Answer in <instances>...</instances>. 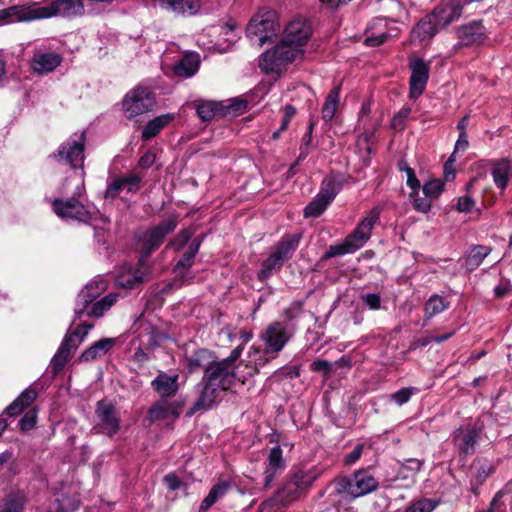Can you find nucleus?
I'll list each match as a JSON object with an SVG mask.
<instances>
[{"instance_id": "f257e3e1", "label": "nucleus", "mask_w": 512, "mask_h": 512, "mask_svg": "<svg viewBox=\"0 0 512 512\" xmlns=\"http://www.w3.org/2000/svg\"><path fill=\"white\" fill-rule=\"evenodd\" d=\"M237 380L236 370L229 365V362L217 359L203 373L199 383L201 391L191 408L190 414L215 407L221 393L230 390Z\"/></svg>"}, {"instance_id": "f03ea898", "label": "nucleus", "mask_w": 512, "mask_h": 512, "mask_svg": "<svg viewBox=\"0 0 512 512\" xmlns=\"http://www.w3.org/2000/svg\"><path fill=\"white\" fill-rule=\"evenodd\" d=\"M85 13L82 0H55L49 6L14 5L0 10V23L30 22L51 17L74 18Z\"/></svg>"}, {"instance_id": "7ed1b4c3", "label": "nucleus", "mask_w": 512, "mask_h": 512, "mask_svg": "<svg viewBox=\"0 0 512 512\" xmlns=\"http://www.w3.org/2000/svg\"><path fill=\"white\" fill-rule=\"evenodd\" d=\"M380 212L378 209H372L356 226V228L346 236L341 244L330 246L323 256H343L353 254L362 248L371 237V232L379 221Z\"/></svg>"}, {"instance_id": "20e7f679", "label": "nucleus", "mask_w": 512, "mask_h": 512, "mask_svg": "<svg viewBox=\"0 0 512 512\" xmlns=\"http://www.w3.org/2000/svg\"><path fill=\"white\" fill-rule=\"evenodd\" d=\"M279 31L280 23L276 12L263 7L250 20L246 28V35L252 42L262 46L276 37Z\"/></svg>"}, {"instance_id": "39448f33", "label": "nucleus", "mask_w": 512, "mask_h": 512, "mask_svg": "<svg viewBox=\"0 0 512 512\" xmlns=\"http://www.w3.org/2000/svg\"><path fill=\"white\" fill-rule=\"evenodd\" d=\"M118 293L112 292L98 299L95 295L88 293L82 289L75 301L74 321L81 320L83 317L99 319L111 309L117 302Z\"/></svg>"}, {"instance_id": "423d86ee", "label": "nucleus", "mask_w": 512, "mask_h": 512, "mask_svg": "<svg viewBox=\"0 0 512 512\" xmlns=\"http://www.w3.org/2000/svg\"><path fill=\"white\" fill-rule=\"evenodd\" d=\"M118 293L112 292L98 299L95 295L88 293L82 289L75 301L74 321L81 320L83 317L99 319L111 309L117 302Z\"/></svg>"}, {"instance_id": "0eeeda50", "label": "nucleus", "mask_w": 512, "mask_h": 512, "mask_svg": "<svg viewBox=\"0 0 512 512\" xmlns=\"http://www.w3.org/2000/svg\"><path fill=\"white\" fill-rule=\"evenodd\" d=\"M378 481L368 470L360 469L352 476H344L336 482V492L344 498H359L377 490Z\"/></svg>"}, {"instance_id": "6e6552de", "label": "nucleus", "mask_w": 512, "mask_h": 512, "mask_svg": "<svg viewBox=\"0 0 512 512\" xmlns=\"http://www.w3.org/2000/svg\"><path fill=\"white\" fill-rule=\"evenodd\" d=\"M302 56V50L285 46L280 42L260 56L259 67L266 74H280L289 63Z\"/></svg>"}, {"instance_id": "1a4fd4ad", "label": "nucleus", "mask_w": 512, "mask_h": 512, "mask_svg": "<svg viewBox=\"0 0 512 512\" xmlns=\"http://www.w3.org/2000/svg\"><path fill=\"white\" fill-rule=\"evenodd\" d=\"M125 263L115 276L116 284L125 289H135L146 282L152 272L150 258H134Z\"/></svg>"}, {"instance_id": "9d476101", "label": "nucleus", "mask_w": 512, "mask_h": 512, "mask_svg": "<svg viewBox=\"0 0 512 512\" xmlns=\"http://www.w3.org/2000/svg\"><path fill=\"white\" fill-rule=\"evenodd\" d=\"M86 132L74 133L50 155L57 162L69 164L72 168H83L85 160Z\"/></svg>"}, {"instance_id": "9b49d317", "label": "nucleus", "mask_w": 512, "mask_h": 512, "mask_svg": "<svg viewBox=\"0 0 512 512\" xmlns=\"http://www.w3.org/2000/svg\"><path fill=\"white\" fill-rule=\"evenodd\" d=\"M122 104L126 117L132 119L151 111L155 97L149 88L136 86L126 93Z\"/></svg>"}, {"instance_id": "f8f14e48", "label": "nucleus", "mask_w": 512, "mask_h": 512, "mask_svg": "<svg viewBox=\"0 0 512 512\" xmlns=\"http://www.w3.org/2000/svg\"><path fill=\"white\" fill-rule=\"evenodd\" d=\"M95 416L97 422L93 427L96 433L113 437L120 429V417L112 403L99 401L96 405Z\"/></svg>"}, {"instance_id": "ddd939ff", "label": "nucleus", "mask_w": 512, "mask_h": 512, "mask_svg": "<svg viewBox=\"0 0 512 512\" xmlns=\"http://www.w3.org/2000/svg\"><path fill=\"white\" fill-rule=\"evenodd\" d=\"M482 427L477 425H462L452 433V442L461 456H468L475 452L476 445L481 439Z\"/></svg>"}, {"instance_id": "4468645a", "label": "nucleus", "mask_w": 512, "mask_h": 512, "mask_svg": "<svg viewBox=\"0 0 512 512\" xmlns=\"http://www.w3.org/2000/svg\"><path fill=\"white\" fill-rule=\"evenodd\" d=\"M259 337L267 352L278 355L290 341L292 333L284 322L275 321L269 324Z\"/></svg>"}, {"instance_id": "2eb2a0df", "label": "nucleus", "mask_w": 512, "mask_h": 512, "mask_svg": "<svg viewBox=\"0 0 512 512\" xmlns=\"http://www.w3.org/2000/svg\"><path fill=\"white\" fill-rule=\"evenodd\" d=\"M312 33L309 22L301 17L291 20L285 27L281 43L299 49L307 44Z\"/></svg>"}, {"instance_id": "dca6fc26", "label": "nucleus", "mask_w": 512, "mask_h": 512, "mask_svg": "<svg viewBox=\"0 0 512 512\" xmlns=\"http://www.w3.org/2000/svg\"><path fill=\"white\" fill-rule=\"evenodd\" d=\"M177 225L178 215L174 213L150 231L145 232L141 238L144 253L148 255L157 249L163 243L165 237L175 230Z\"/></svg>"}, {"instance_id": "f3484780", "label": "nucleus", "mask_w": 512, "mask_h": 512, "mask_svg": "<svg viewBox=\"0 0 512 512\" xmlns=\"http://www.w3.org/2000/svg\"><path fill=\"white\" fill-rule=\"evenodd\" d=\"M53 211L63 220L88 222L91 220V214L87 208L75 197L66 200L55 199L52 202Z\"/></svg>"}, {"instance_id": "a211bd4d", "label": "nucleus", "mask_w": 512, "mask_h": 512, "mask_svg": "<svg viewBox=\"0 0 512 512\" xmlns=\"http://www.w3.org/2000/svg\"><path fill=\"white\" fill-rule=\"evenodd\" d=\"M411 76L409 80V96L417 99L425 90L429 78V64L421 58L410 61Z\"/></svg>"}, {"instance_id": "6ab92c4d", "label": "nucleus", "mask_w": 512, "mask_h": 512, "mask_svg": "<svg viewBox=\"0 0 512 512\" xmlns=\"http://www.w3.org/2000/svg\"><path fill=\"white\" fill-rule=\"evenodd\" d=\"M303 492L290 476L289 480L283 484L271 499L260 505L259 510L260 512H265L274 504L287 505L298 499Z\"/></svg>"}, {"instance_id": "aec40b11", "label": "nucleus", "mask_w": 512, "mask_h": 512, "mask_svg": "<svg viewBox=\"0 0 512 512\" xmlns=\"http://www.w3.org/2000/svg\"><path fill=\"white\" fill-rule=\"evenodd\" d=\"M217 359L216 354L207 348L196 349L190 354L185 355L187 371L190 374L198 372L199 370H203L204 372L208 367H211Z\"/></svg>"}, {"instance_id": "412c9836", "label": "nucleus", "mask_w": 512, "mask_h": 512, "mask_svg": "<svg viewBox=\"0 0 512 512\" xmlns=\"http://www.w3.org/2000/svg\"><path fill=\"white\" fill-rule=\"evenodd\" d=\"M440 29L459 19L462 6L457 2L441 3L434 7L430 13Z\"/></svg>"}, {"instance_id": "4be33fe9", "label": "nucleus", "mask_w": 512, "mask_h": 512, "mask_svg": "<svg viewBox=\"0 0 512 512\" xmlns=\"http://www.w3.org/2000/svg\"><path fill=\"white\" fill-rule=\"evenodd\" d=\"M268 463L264 471V488H269L276 476L285 469L286 464L283 460V452L280 446H275L270 449L268 455Z\"/></svg>"}, {"instance_id": "5701e85b", "label": "nucleus", "mask_w": 512, "mask_h": 512, "mask_svg": "<svg viewBox=\"0 0 512 512\" xmlns=\"http://www.w3.org/2000/svg\"><path fill=\"white\" fill-rule=\"evenodd\" d=\"M348 177L340 172H332L326 176L322 183L318 194L324 197L326 200L332 201L336 195L342 190L344 185L347 183Z\"/></svg>"}, {"instance_id": "b1692460", "label": "nucleus", "mask_w": 512, "mask_h": 512, "mask_svg": "<svg viewBox=\"0 0 512 512\" xmlns=\"http://www.w3.org/2000/svg\"><path fill=\"white\" fill-rule=\"evenodd\" d=\"M457 35L460 46L481 44L485 40L484 27L480 22H472L458 28Z\"/></svg>"}, {"instance_id": "393cba45", "label": "nucleus", "mask_w": 512, "mask_h": 512, "mask_svg": "<svg viewBox=\"0 0 512 512\" xmlns=\"http://www.w3.org/2000/svg\"><path fill=\"white\" fill-rule=\"evenodd\" d=\"M491 175L496 187L505 190L510 180H512V160L501 158L491 164Z\"/></svg>"}, {"instance_id": "a878e982", "label": "nucleus", "mask_w": 512, "mask_h": 512, "mask_svg": "<svg viewBox=\"0 0 512 512\" xmlns=\"http://www.w3.org/2000/svg\"><path fill=\"white\" fill-rule=\"evenodd\" d=\"M178 378L177 374L169 375L165 372H160L152 380L151 386L162 399L168 398L175 395L178 391Z\"/></svg>"}, {"instance_id": "bb28decb", "label": "nucleus", "mask_w": 512, "mask_h": 512, "mask_svg": "<svg viewBox=\"0 0 512 512\" xmlns=\"http://www.w3.org/2000/svg\"><path fill=\"white\" fill-rule=\"evenodd\" d=\"M323 472L324 470L319 466H312L308 469L299 467L292 469L290 476L299 488L306 491L320 478Z\"/></svg>"}, {"instance_id": "cd10ccee", "label": "nucleus", "mask_w": 512, "mask_h": 512, "mask_svg": "<svg viewBox=\"0 0 512 512\" xmlns=\"http://www.w3.org/2000/svg\"><path fill=\"white\" fill-rule=\"evenodd\" d=\"M115 344V338H102L93 343L91 346H89L82 352L80 356V361L91 362L97 360L102 356L106 355Z\"/></svg>"}, {"instance_id": "c85d7f7f", "label": "nucleus", "mask_w": 512, "mask_h": 512, "mask_svg": "<svg viewBox=\"0 0 512 512\" xmlns=\"http://www.w3.org/2000/svg\"><path fill=\"white\" fill-rule=\"evenodd\" d=\"M62 62V57L56 52L42 53L32 59L35 72L45 74L54 71Z\"/></svg>"}, {"instance_id": "c756f323", "label": "nucleus", "mask_w": 512, "mask_h": 512, "mask_svg": "<svg viewBox=\"0 0 512 512\" xmlns=\"http://www.w3.org/2000/svg\"><path fill=\"white\" fill-rule=\"evenodd\" d=\"M439 30V26L429 13L416 24L412 30V36L419 41H424L433 38Z\"/></svg>"}, {"instance_id": "7c9ffc66", "label": "nucleus", "mask_w": 512, "mask_h": 512, "mask_svg": "<svg viewBox=\"0 0 512 512\" xmlns=\"http://www.w3.org/2000/svg\"><path fill=\"white\" fill-rule=\"evenodd\" d=\"M27 502L28 495L24 490H11L5 496L0 512H23Z\"/></svg>"}, {"instance_id": "2f4dec72", "label": "nucleus", "mask_w": 512, "mask_h": 512, "mask_svg": "<svg viewBox=\"0 0 512 512\" xmlns=\"http://www.w3.org/2000/svg\"><path fill=\"white\" fill-rule=\"evenodd\" d=\"M232 487L231 481H221L213 485L208 495L202 500L199 510L205 512L211 508L218 500L223 498Z\"/></svg>"}, {"instance_id": "473e14b6", "label": "nucleus", "mask_w": 512, "mask_h": 512, "mask_svg": "<svg viewBox=\"0 0 512 512\" xmlns=\"http://www.w3.org/2000/svg\"><path fill=\"white\" fill-rule=\"evenodd\" d=\"M93 323H81L72 333H67L60 345H64V349H69V353L75 350L78 345L85 339L88 332L93 329Z\"/></svg>"}, {"instance_id": "72a5a7b5", "label": "nucleus", "mask_w": 512, "mask_h": 512, "mask_svg": "<svg viewBox=\"0 0 512 512\" xmlns=\"http://www.w3.org/2000/svg\"><path fill=\"white\" fill-rule=\"evenodd\" d=\"M174 120V115L166 113L155 117L150 120L142 130L141 138L147 141L155 137L164 127Z\"/></svg>"}, {"instance_id": "f704fd0d", "label": "nucleus", "mask_w": 512, "mask_h": 512, "mask_svg": "<svg viewBox=\"0 0 512 512\" xmlns=\"http://www.w3.org/2000/svg\"><path fill=\"white\" fill-rule=\"evenodd\" d=\"M301 240L300 233L288 234L276 244L274 251L270 256H288L293 254L299 246Z\"/></svg>"}, {"instance_id": "c9c22d12", "label": "nucleus", "mask_w": 512, "mask_h": 512, "mask_svg": "<svg viewBox=\"0 0 512 512\" xmlns=\"http://www.w3.org/2000/svg\"><path fill=\"white\" fill-rule=\"evenodd\" d=\"M341 93V85H336L327 95L322 106V118L325 122H330L338 109Z\"/></svg>"}, {"instance_id": "e433bc0d", "label": "nucleus", "mask_w": 512, "mask_h": 512, "mask_svg": "<svg viewBox=\"0 0 512 512\" xmlns=\"http://www.w3.org/2000/svg\"><path fill=\"white\" fill-rule=\"evenodd\" d=\"M199 69L197 55H186L175 66L174 73L183 78H189L196 74Z\"/></svg>"}, {"instance_id": "4c0bfd02", "label": "nucleus", "mask_w": 512, "mask_h": 512, "mask_svg": "<svg viewBox=\"0 0 512 512\" xmlns=\"http://www.w3.org/2000/svg\"><path fill=\"white\" fill-rule=\"evenodd\" d=\"M276 357L277 355H275L274 352H267V348L265 347L261 350L259 347L253 346L249 352V358L254 365L255 372L257 373Z\"/></svg>"}, {"instance_id": "58836bf2", "label": "nucleus", "mask_w": 512, "mask_h": 512, "mask_svg": "<svg viewBox=\"0 0 512 512\" xmlns=\"http://www.w3.org/2000/svg\"><path fill=\"white\" fill-rule=\"evenodd\" d=\"M450 304L442 296L433 294L425 303V319H431L432 317L442 313L449 308Z\"/></svg>"}, {"instance_id": "ea45409f", "label": "nucleus", "mask_w": 512, "mask_h": 512, "mask_svg": "<svg viewBox=\"0 0 512 512\" xmlns=\"http://www.w3.org/2000/svg\"><path fill=\"white\" fill-rule=\"evenodd\" d=\"M80 501L76 496L60 495L52 504L53 512H74L78 509Z\"/></svg>"}, {"instance_id": "a19ab883", "label": "nucleus", "mask_w": 512, "mask_h": 512, "mask_svg": "<svg viewBox=\"0 0 512 512\" xmlns=\"http://www.w3.org/2000/svg\"><path fill=\"white\" fill-rule=\"evenodd\" d=\"M331 204L330 201L326 200L324 197H321L320 194H317L311 202H309L304 208V217H319Z\"/></svg>"}, {"instance_id": "79ce46f5", "label": "nucleus", "mask_w": 512, "mask_h": 512, "mask_svg": "<svg viewBox=\"0 0 512 512\" xmlns=\"http://www.w3.org/2000/svg\"><path fill=\"white\" fill-rule=\"evenodd\" d=\"M193 260L194 258H180L173 268L174 278L179 280L183 285L192 279L190 268L194 263Z\"/></svg>"}, {"instance_id": "37998d69", "label": "nucleus", "mask_w": 512, "mask_h": 512, "mask_svg": "<svg viewBox=\"0 0 512 512\" xmlns=\"http://www.w3.org/2000/svg\"><path fill=\"white\" fill-rule=\"evenodd\" d=\"M420 389L417 387L409 386L403 387L396 392L389 395L391 401H393L396 405L402 406L410 401L412 396L418 394Z\"/></svg>"}, {"instance_id": "c03bdc74", "label": "nucleus", "mask_w": 512, "mask_h": 512, "mask_svg": "<svg viewBox=\"0 0 512 512\" xmlns=\"http://www.w3.org/2000/svg\"><path fill=\"white\" fill-rule=\"evenodd\" d=\"M108 288V280L103 275H97L91 279L83 289L88 293L100 297Z\"/></svg>"}, {"instance_id": "a18cd8bd", "label": "nucleus", "mask_w": 512, "mask_h": 512, "mask_svg": "<svg viewBox=\"0 0 512 512\" xmlns=\"http://www.w3.org/2000/svg\"><path fill=\"white\" fill-rule=\"evenodd\" d=\"M508 495H512V489L505 486L494 495L489 508L485 512H506V503L503 498Z\"/></svg>"}, {"instance_id": "49530a36", "label": "nucleus", "mask_w": 512, "mask_h": 512, "mask_svg": "<svg viewBox=\"0 0 512 512\" xmlns=\"http://www.w3.org/2000/svg\"><path fill=\"white\" fill-rule=\"evenodd\" d=\"M439 505V501L429 499V498H422L420 500H417L413 503H411L404 512H433L437 506Z\"/></svg>"}, {"instance_id": "de8ad7c7", "label": "nucleus", "mask_w": 512, "mask_h": 512, "mask_svg": "<svg viewBox=\"0 0 512 512\" xmlns=\"http://www.w3.org/2000/svg\"><path fill=\"white\" fill-rule=\"evenodd\" d=\"M283 259L284 258H266L258 273L259 280H266L272 275L273 271L280 269L283 265Z\"/></svg>"}, {"instance_id": "09e8293b", "label": "nucleus", "mask_w": 512, "mask_h": 512, "mask_svg": "<svg viewBox=\"0 0 512 512\" xmlns=\"http://www.w3.org/2000/svg\"><path fill=\"white\" fill-rule=\"evenodd\" d=\"M217 111V104L212 101H203L196 106V113L198 117L204 122L212 120Z\"/></svg>"}, {"instance_id": "8fccbe9b", "label": "nucleus", "mask_w": 512, "mask_h": 512, "mask_svg": "<svg viewBox=\"0 0 512 512\" xmlns=\"http://www.w3.org/2000/svg\"><path fill=\"white\" fill-rule=\"evenodd\" d=\"M422 190L424 195L433 201L443 192L444 182L440 179H431L424 183Z\"/></svg>"}, {"instance_id": "3c124183", "label": "nucleus", "mask_w": 512, "mask_h": 512, "mask_svg": "<svg viewBox=\"0 0 512 512\" xmlns=\"http://www.w3.org/2000/svg\"><path fill=\"white\" fill-rule=\"evenodd\" d=\"M170 414V408L164 400L157 402L148 411V419L150 422L163 420L168 418Z\"/></svg>"}, {"instance_id": "603ef678", "label": "nucleus", "mask_w": 512, "mask_h": 512, "mask_svg": "<svg viewBox=\"0 0 512 512\" xmlns=\"http://www.w3.org/2000/svg\"><path fill=\"white\" fill-rule=\"evenodd\" d=\"M69 349H64V345H60L55 355L51 359V366L54 373L60 372L69 359Z\"/></svg>"}, {"instance_id": "864d4df0", "label": "nucleus", "mask_w": 512, "mask_h": 512, "mask_svg": "<svg viewBox=\"0 0 512 512\" xmlns=\"http://www.w3.org/2000/svg\"><path fill=\"white\" fill-rule=\"evenodd\" d=\"M282 111L283 117L281 120V126L272 134V138L274 140L278 139L280 134L288 128L292 118L296 115V108L292 105H285L282 108Z\"/></svg>"}, {"instance_id": "5fc2aeb1", "label": "nucleus", "mask_w": 512, "mask_h": 512, "mask_svg": "<svg viewBox=\"0 0 512 512\" xmlns=\"http://www.w3.org/2000/svg\"><path fill=\"white\" fill-rule=\"evenodd\" d=\"M399 170L404 171L406 173L407 185L417 194V190H419L420 188V182L417 179L414 170L411 167H409V165L404 161H401L399 163Z\"/></svg>"}, {"instance_id": "6e6d98bb", "label": "nucleus", "mask_w": 512, "mask_h": 512, "mask_svg": "<svg viewBox=\"0 0 512 512\" xmlns=\"http://www.w3.org/2000/svg\"><path fill=\"white\" fill-rule=\"evenodd\" d=\"M411 198L414 199L413 206L414 208L422 213H428L431 208V202L432 200L428 197H420L418 193L416 194L414 191L411 193Z\"/></svg>"}, {"instance_id": "4d7b16f0", "label": "nucleus", "mask_w": 512, "mask_h": 512, "mask_svg": "<svg viewBox=\"0 0 512 512\" xmlns=\"http://www.w3.org/2000/svg\"><path fill=\"white\" fill-rule=\"evenodd\" d=\"M193 233L194 231L191 228L181 230L176 238L171 242V245L175 247L176 250L183 248L192 237Z\"/></svg>"}, {"instance_id": "13d9d810", "label": "nucleus", "mask_w": 512, "mask_h": 512, "mask_svg": "<svg viewBox=\"0 0 512 512\" xmlns=\"http://www.w3.org/2000/svg\"><path fill=\"white\" fill-rule=\"evenodd\" d=\"M494 471L495 468L490 464L481 465L472 479L476 481V485H482Z\"/></svg>"}, {"instance_id": "bf43d9fd", "label": "nucleus", "mask_w": 512, "mask_h": 512, "mask_svg": "<svg viewBox=\"0 0 512 512\" xmlns=\"http://www.w3.org/2000/svg\"><path fill=\"white\" fill-rule=\"evenodd\" d=\"M124 189H126V184L124 183L123 178H117L108 185L105 197L114 198L120 191Z\"/></svg>"}, {"instance_id": "052dcab7", "label": "nucleus", "mask_w": 512, "mask_h": 512, "mask_svg": "<svg viewBox=\"0 0 512 512\" xmlns=\"http://www.w3.org/2000/svg\"><path fill=\"white\" fill-rule=\"evenodd\" d=\"M364 304L371 310L381 308V297L378 293H367L362 296Z\"/></svg>"}, {"instance_id": "680f3d73", "label": "nucleus", "mask_w": 512, "mask_h": 512, "mask_svg": "<svg viewBox=\"0 0 512 512\" xmlns=\"http://www.w3.org/2000/svg\"><path fill=\"white\" fill-rule=\"evenodd\" d=\"M411 108L404 106L400 111L393 117L392 126L393 128H403L404 121L409 117Z\"/></svg>"}, {"instance_id": "e2e57ef3", "label": "nucleus", "mask_w": 512, "mask_h": 512, "mask_svg": "<svg viewBox=\"0 0 512 512\" xmlns=\"http://www.w3.org/2000/svg\"><path fill=\"white\" fill-rule=\"evenodd\" d=\"M311 370L314 372H321L324 375H329L332 370V364L324 359H317L312 362Z\"/></svg>"}, {"instance_id": "0e129e2a", "label": "nucleus", "mask_w": 512, "mask_h": 512, "mask_svg": "<svg viewBox=\"0 0 512 512\" xmlns=\"http://www.w3.org/2000/svg\"><path fill=\"white\" fill-rule=\"evenodd\" d=\"M37 397V393L30 388L25 389L17 398V402L27 408Z\"/></svg>"}, {"instance_id": "69168bd1", "label": "nucleus", "mask_w": 512, "mask_h": 512, "mask_svg": "<svg viewBox=\"0 0 512 512\" xmlns=\"http://www.w3.org/2000/svg\"><path fill=\"white\" fill-rule=\"evenodd\" d=\"M363 448H364L363 444H357L353 448V450L345 456V458H344L345 465L351 466L354 463H356L362 455Z\"/></svg>"}, {"instance_id": "338daca9", "label": "nucleus", "mask_w": 512, "mask_h": 512, "mask_svg": "<svg viewBox=\"0 0 512 512\" xmlns=\"http://www.w3.org/2000/svg\"><path fill=\"white\" fill-rule=\"evenodd\" d=\"M388 37L389 35L385 32L380 33L378 35H374L372 33L371 35H368L366 37L364 43L370 47H377L384 44L387 41Z\"/></svg>"}, {"instance_id": "774afa93", "label": "nucleus", "mask_w": 512, "mask_h": 512, "mask_svg": "<svg viewBox=\"0 0 512 512\" xmlns=\"http://www.w3.org/2000/svg\"><path fill=\"white\" fill-rule=\"evenodd\" d=\"M36 425V414L26 413L20 420L19 426L22 431H28Z\"/></svg>"}]
</instances>
